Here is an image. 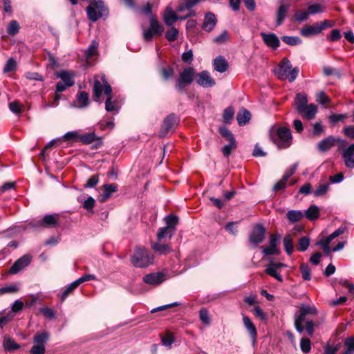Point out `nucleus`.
Returning <instances> with one entry per match:
<instances>
[{
    "label": "nucleus",
    "instance_id": "1",
    "mask_svg": "<svg viewBox=\"0 0 354 354\" xmlns=\"http://www.w3.org/2000/svg\"><path fill=\"white\" fill-rule=\"evenodd\" d=\"M317 310L315 306L301 304L299 310L294 315V325L296 330L302 333L306 331L310 336L313 337L315 332V324L312 319H309L308 315H315Z\"/></svg>",
    "mask_w": 354,
    "mask_h": 354
},
{
    "label": "nucleus",
    "instance_id": "2",
    "mask_svg": "<svg viewBox=\"0 0 354 354\" xmlns=\"http://www.w3.org/2000/svg\"><path fill=\"white\" fill-rule=\"evenodd\" d=\"M95 101H99L102 93L107 96L105 103V109L107 111H118L117 105L111 100L112 88L106 80L105 75H95L93 88Z\"/></svg>",
    "mask_w": 354,
    "mask_h": 354
},
{
    "label": "nucleus",
    "instance_id": "3",
    "mask_svg": "<svg viewBox=\"0 0 354 354\" xmlns=\"http://www.w3.org/2000/svg\"><path fill=\"white\" fill-rule=\"evenodd\" d=\"M295 109L297 112L307 120H313L317 113V106L314 104H308L307 95L299 93L295 97Z\"/></svg>",
    "mask_w": 354,
    "mask_h": 354
},
{
    "label": "nucleus",
    "instance_id": "4",
    "mask_svg": "<svg viewBox=\"0 0 354 354\" xmlns=\"http://www.w3.org/2000/svg\"><path fill=\"white\" fill-rule=\"evenodd\" d=\"M272 142L279 149H286L292 145V137L289 129L278 127L270 133Z\"/></svg>",
    "mask_w": 354,
    "mask_h": 354
},
{
    "label": "nucleus",
    "instance_id": "5",
    "mask_svg": "<svg viewBox=\"0 0 354 354\" xmlns=\"http://www.w3.org/2000/svg\"><path fill=\"white\" fill-rule=\"evenodd\" d=\"M153 254L147 249L138 247L131 257V262L135 267L142 268L153 264Z\"/></svg>",
    "mask_w": 354,
    "mask_h": 354
},
{
    "label": "nucleus",
    "instance_id": "6",
    "mask_svg": "<svg viewBox=\"0 0 354 354\" xmlns=\"http://www.w3.org/2000/svg\"><path fill=\"white\" fill-rule=\"evenodd\" d=\"M88 18L95 22L101 17H107L109 10L102 0H96L92 2L86 9Z\"/></svg>",
    "mask_w": 354,
    "mask_h": 354
},
{
    "label": "nucleus",
    "instance_id": "7",
    "mask_svg": "<svg viewBox=\"0 0 354 354\" xmlns=\"http://www.w3.org/2000/svg\"><path fill=\"white\" fill-rule=\"evenodd\" d=\"M338 150L342 151V156L344 159L345 166L348 169L354 168V144L347 146V142L344 140H339Z\"/></svg>",
    "mask_w": 354,
    "mask_h": 354
},
{
    "label": "nucleus",
    "instance_id": "8",
    "mask_svg": "<svg viewBox=\"0 0 354 354\" xmlns=\"http://www.w3.org/2000/svg\"><path fill=\"white\" fill-rule=\"evenodd\" d=\"M195 71L192 67H186L179 74L176 84V88L180 91H183L185 86L190 85L194 81Z\"/></svg>",
    "mask_w": 354,
    "mask_h": 354
},
{
    "label": "nucleus",
    "instance_id": "9",
    "mask_svg": "<svg viewBox=\"0 0 354 354\" xmlns=\"http://www.w3.org/2000/svg\"><path fill=\"white\" fill-rule=\"evenodd\" d=\"M163 30L162 26L158 23L155 17L152 16L150 19L149 28L143 30V38L146 41H149L154 36L161 35Z\"/></svg>",
    "mask_w": 354,
    "mask_h": 354
},
{
    "label": "nucleus",
    "instance_id": "10",
    "mask_svg": "<svg viewBox=\"0 0 354 354\" xmlns=\"http://www.w3.org/2000/svg\"><path fill=\"white\" fill-rule=\"evenodd\" d=\"M59 215L58 214H46L41 220L35 222L33 227H55L59 223Z\"/></svg>",
    "mask_w": 354,
    "mask_h": 354
},
{
    "label": "nucleus",
    "instance_id": "11",
    "mask_svg": "<svg viewBox=\"0 0 354 354\" xmlns=\"http://www.w3.org/2000/svg\"><path fill=\"white\" fill-rule=\"evenodd\" d=\"M292 68V64L289 59L283 58L280 62L274 73L277 77L281 80H287L288 74Z\"/></svg>",
    "mask_w": 354,
    "mask_h": 354
},
{
    "label": "nucleus",
    "instance_id": "12",
    "mask_svg": "<svg viewBox=\"0 0 354 354\" xmlns=\"http://www.w3.org/2000/svg\"><path fill=\"white\" fill-rule=\"evenodd\" d=\"M167 279L166 275L162 272H153L143 277V281L149 285L158 286Z\"/></svg>",
    "mask_w": 354,
    "mask_h": 354
},
{
    "label": "nucleus",
    "instance_id": "13",
    "mask_svg": "<svg viewBox=\"0 0 354 354\" xmlns=\"http://www.w3.org/2000/svg\"><path fill=\"white\" fill-rule=\"evenodd\" d=\"M266 230L261 224L256 225L250 235V241L252 243L258 244L261 243L265 238Z\"/></svg>",
    "mask_w": 354,
    "mask_h": 354
},
{
    "label": "nucleus",
    "instance_id": "14",
    "mask_svg": "<svg viewBox=\"0 0 354 354\" xmlns=\"http://www.w3.org/2000/svg\"><path fill=\"white\" fill-rule=\"evenodd\" d=\"M196 81L198 84L203 87H211L215 85L214 80L211 77L209 73L203 71L196 75Z\"/></svg>",
    "mask_w": 354,
    "mask_h": 354
},
{
    "label": "nucleus",
    "instance_id": "15",
    "mask_svg": "<svg viewBox=\"0 0 354 354\" xmlns=\"http://www.w3.org/2000/svg\"><path fill=\"white\" fill-rule=\"evenodd\" d=\"M176 124L177 118L176 115L174 114L168 115L163 121L160 131V136L161 137H165Z\"/></svg>",
    "mask_w": 354,
    "mask_h": 354
},
{
    "label": "nucleus",
    "instance_id": "16",
    "mask_svg": "<svg viewBox=\"0 0 354 354\" xmlns=\"http://www.w3.org/2000/svg\"><path fill=\"white\" fill-rule=\"evenodd\" d=\"M242 319L243 326L247 330L248 333H249L252 344H254L257 337V331L256 326H254L251 319L245 314H242Z\"/></svg>",
    "mask_w": 354,
    "mask_h": 354
},
{
    "label": "nucleus",
    "instance_id": "17",
    "mask_svg": "<svg viewBox=\"0 0 354 354\" xmlns=\"http://www.w3.org/2000/svg\"><path fill=\"white\" fill-rule=\"evenodd\" d=\"M31 262V257L29 255H24L18 260L10 268V272L12 274H17L26 266H28Z\"/></svg>",
    "mask_w": 354,
    "mask_h": 354
},
{
    "label": "nucleus",
    "instance_id": "18",
    "mask_svg": "<svg viewBox=\"0 0 354 354\" xmlns=\"http://www.w3.org/2000/svg\"><path fill=\"white\" fill-rule=\"evenodd\" d=\"M339 140L341 139L339 138L328 136L317 143V149L321 152H325L334 146L335 142H337L338 145L339 144Z\"/></svg>",
    "mask_w": 354,
    "mask_h": 354
},
{
    "label": "nucleus",
    "instance_id": "19",
    "mask_svg": "<svg viewBox=\"0 0 354 354\" xmlns=\"http://www.w3.org/2000/svg\"><path fill=\"white\" fill-rule=\"evenodd\" d=\"M261 36L267 46L273 49H276L279 46V39L274 33L261 32Z\"/></svg>",
    "mask_w": 354,
    "mask_h": 354
},
{
    "label": "nucleus",
    "instance_id": "20",
    "mask_svg": "<svg viewBox=\"0 0 354 354\" xmlns=\"http://www.w3.org/2000/svg\"><path fill=\"white\" fill-rule=\"evenodd\" d=\"M324 28V26L323 24L318 23L314 26H306L301 29V34L304 37L317 35L322 32Z\"/></svg>",
    "mask_w": 354,
    "mask_h": 354
},
{
    "label": "nucleus",
    "instance_id": "21",
    "mask_svg": "<svg viewBox=\"0 0 354 354\" xmlns=\"http://www.w3.org/2000/svg\"><path fill=\"white\" fill-rule=\"evenodd\" d=\"M89 102L88 94L85 91H80L77 94L73 106L79 109H83L88 106Z\"/></svg>",
    "mask_w": 354,
    "mask_h": 354
},
{
    "label": "nucleus",
    "instance_id": "22",
    "mask_svg": "<svg viewBox=\"0 0 354 354\" xmlns=\"http://www.w3.org/2000/svg\"><path fill=\"white\" fill-rule=\"evenodd\" d=\"M216 22L217 20L215 15L212 12H207L205 16L202 28L206 32H210L215 27Z\"/></svg>",
    "mask_w": 354,
    "mask_h": 354
},
{
    "label": "nucleus",
    "instance_id": "23",
    "mask_svg": "<svg viewBox=\"0 0 354 354\" xmlns=\"http://www.w3.org/2000/svg\"><path fill=\"white\" fill-rule=\"evenodd\" d=\"M117 189V186L113 184H106L103 185V191L99 197V201L100 203L106 202Z\"/></svg>",
    "mask_w": 354,
    "mask_h": 354
},
{
    "label": "nucleus",
    "instance_id": "24",
    "mask_svg": "<svg viewBox=\"0 0 354 354\" xmlns=\"http://www.w3.org/2000/svg\"><path fill=\"white\" fill-rule=\"evenodd\" d=\"M49 337L50 334L47 331L44 330L42 332L37 333L33 337V345L46 346V344H47Z\"/></svg>",
    "mask_w": 354,
    "mask_h": 354
},
{
    "label": "nucleus",
    "instance_id": "25",
    "mask_svg": "<svg viewBox=\"0 0 354 354\" xmlns=\"http://www.w3.org/2000/svg\"><path fill=\"white\" fill-rule=\"evenodd\" d=\"M56 77L62 79V82L66 84V86H73L74 84L75 73L72 71H61L57 73Z\"/></svg>",
    "mask_w": 354,
    "mask_h": 354
},
{
    "label": "nucleus",
    "instance_id": "26",
    "mask_svg": "<svg viewBox=\"0 0 354 354\" xmlns=\"http://www.w3.org/2000/svg\"><path fill=\"white\" fill-rule=\"evenodd\" d=\"M163 19L165 23L168 26H172L174 23L178 19V16L176 14V12L172 10L171 8L168 7L166 8Z\"/></svg>",
    "mask_w": 354,
    "mask_h": 354
},
{
    "label": "nucleus",
    "instance_id": "27",
    "mask_svg": "<svg viewBox=\"0 0 354 354\" xmlns=\"http://www.w3.org/2000/svg\"><path fill=\"white\" fill-rule=\"evenodd\" d=\"M213 65L214 70L219 73H223L226 71L228 67L227 62L222 56H219L215 58Z\"/></svg>",
    "mask_w": 354,
    "mask_h": 354
},
{
    "label": "nucleus",
    "instance_id": "28",
    "mask_svg": "<svg viewBox=\"0 0 354 354\" xmlns=\"http://www.w3.org/2000/svg\"><path fill=\"white\" fill-rule=\"evenodd\" d=\"M304 216L310 221H314L319 216V209L317 206L312 205L305 211Z\"/></svg>",
    "mask_w": 354,
    "mask_h": 354
},
{
    "label": "nucleus",
    "instance_id": "29",
    "mask_svg": "<svg viewBox=\"0 0 354 354\" xmlns=\"http://www.w3.org/2000/svg\"><path fill=\"white\" fill-rule=\"evenodd\" d=\"M77 201L83 204V207L85 209L93 212L95 201L92 196H88L85 198L84 196H80L77 198Z\"/></svg>",
    "mask_w": 354,
    "mask_h": 354
},
{
    "label": "nucleus",
    "instance_id": "30",
    "mask_svg": "<svg viewBox=\"0 0 354 354\" xmlns=\"http://www.w3.org/2000/svg\"><path fill=\"white\" fill-rule=\"evenodd\" d=\"M251 118V114L249 111L242 109L240 110L236 116L238 124L240 126L246 124Z\"/></svg>",
    "mask_w": 354,
    "mask_h": 354
},
{
    "label": "nucleus",
    "instance_id": "31",
    "mask_svg": "<svg viewBox=\"0 0 354 354\" xmlns=\"http://www.w3.org/2000/svg\"><path fill=\"white\" fill-rule=\"evenodd\" d=\"M278 271L279 269L276 268V266L274 265V263H269L267 266L266 269L265 270L266 274L274 277L277 281L281 282L283 281V277Z\"/></svg>",
    "mask_w": 354,
    "mask_h": 354
},
{
    "label": "nucleus",
    "instance_id": "32",
    "mask_svg": "<svg viewBox=\"0 0 354 354\" xmlns=\"http://www.w3.org/2000/svg\"><path fill=\"white\" fill-rule=\"evenodd\" d=\"M3 347L6 351L11 352L19 349L20 348V345L17 344L13 339L6 337L3 341Z\"/></svg>",
    "mask_w": 354,
    "mask_h": 354
},
{
    "label": "nucleus",
    "instance_id": "33",
    "mask_svg": "<svg viewBox=\"0 0 354 354\" xmlns=\"http://www.w3.org/2000/svg\"><path fill=\"white\" fill-rule=\"evenodd\" d=\"M286 217L290 223L299 221L304 217V213L301 210H289L286 214Z\"/></svg>",
    "mask_w": 354,
    "mask_h": 354
},
{
    "label": "nucleus",
    "instance_id": "34",
    "mask_svg": "<svg viewBox=\"0 0 354 354\" xmlns=\"http://www.w3.org/2000/svg\"><path fill=\"white\" fill-rule=\"evenodd\" d=\"M176 229H170L168 227H163L158 229L157 233V237L158 240H162L163 239H171L173 236Z\"/></svg>",
    "mask_w": 354,
    "mask_h": 354
},
{
    "label": "nucleus",
    "instance_id": "35",
    "mask_svg": "<svg viewBox=\"0 0 354 354\" xmlns=\"http://www.w3.org/2000/svg\"><path fill=\"white\" fill-rule=\"evenodd\" d=\"M151 248L160 254H167L171 251V248L169 245L160 243H153Z\"/></svg>",
    "mask_w": 354,
    "mask_h": 354
},
{
    "label": "nucleus",
    "instance_id": "36",
    "mask_svg": "<svg viewBox=\"0 0 354 354\" xmlns=\"http://www.w3.org/2000/svg\"><path fill=\"white\" fill-rule=\"evenodd\" d=\"M78 287V285L77 283L74 281L73 282L71 283L68 286H66L60 295V299L62 301H64L68 295L72 294L73 291Z\"/></svg>",
    "mask_w": 354,
    "mask_h": 354
},
{
    "label": "nucleus",
    "instance_id": "37",
    "mask_svg": "<svg viewBox=\"0 0 354 354\" xmlns=\"http://www.w3.org/2000/svg\"><path fill=\"white\" fill-rule=\"evenodd\" d=\"M288 8V5H282L279 8L277 14V26H279L282 24L283 20L286 17Z\"/></svg>",
    "mask_w": 354,
    "mask_h": 354
},
{
    "label": "nucleus",
    "instance_id": "38",
    "mask_svg": "<svg viewBox=\"0 0 354 354\" xmlns=\"http://www.w3.org/2000/svg\"><path fill=\"white\" fill-rule=\"evenodd\" d=\"M229 144L222 148V152L225 157H228L232 151L236 149L237 144L235 139L228 140Z\"/></svg>",
    "mask_w": 354,
    "mask_h": 354
},
{
    "label": "nucleus",
    "instance_id": "39",
    "mask_svg": "<svg viewBox=\"0 0 354 354\" xmlns=\"http://www.w3.org/2000/svg\"><path fill=\"white\" fill-rule=\"evenodd\" d=\"M282 41L288 45L296 46L301 44V39L296 36H283L281 37Z\"/></svg>",
    "mask_w": 354,
    "mask_h": 354
},
{
    "label": "nucleus",
    "instance_id": "40",
    "mask_svg": "<svg viewBox=\"0 0 354 354\" xmlns=\"http://www.w3.org/2000/svg\"><path fill=\"white\" fill-rule=\"evenodd\" d=\"M96 140L97 137L93 132L85 134L80 133V141H81L84 144H90Z\"/></svg>",
    "mask_w": 354,
    "mask_h": 354
},
{
    "label": "nucleus",
    "instance_id": "41",
    "mask_svg": "<svg viewBox=\"0 0 354 354\" xmlns=\"http://www.w3.org/2000/svg\"><path fill=\"white\" fill-rule=\"evenodd\" d=\"M283 245L286 252L290 255L294 250L293 241L290 235H287L283 239Z\"/></svg>",
    "mask_w": 354,
    "mask_h": 354
},
{
    "label": "nucleus",
    "instance_id": "42",
    "mask_svg": "<svg viewBox=\"0 0 354 354\" xmlns=\"http://www.w3.org/2000/svg\"><path fill=\"white\" fill-rule=\"evenodd\" d=\"M310 245V238L308 236H303L299 239L297 244V250L300 252H305Z\"/></svg>",
    "mask_w": 354,
    "mask_h": 354
},
{
    "label": "nucleus",
    "instance_id": "43",
    "mask_svg": "<svg viewBox=\"0 0 354 354\" xmlns=\"http://www.w3.org/2000/svg\"><path fill=\"white\" fill-rule=\"evenodd\" d=\"M302 277L304 280L309 281L311 279V270L308 265L302 263L300 266Z\"/></svg>",
    "mask_w": 354,
    "mask_h": 354
},
{
    "label": "nucleus",
    "instance_id": "44",
    "mask_svg": "<svg viewBox=\"0 0 354 354\" xmlns=\"http://www.w3.org/2000/svg\"><path fill=\"white\" fill-rule=\"evenodd\" d=\"M19 23L15 20H12L8 27L7 32L9 35H15L19 32Z\"/></svg>",
    "mask_w": 354,
    "mask_h": 354
},
{
    "label": "nucleus",
    "instance_id": "45",
    "mask_svg": "<svg viewBox=\"0 0 354 354\" xmlns=\"http://www.w3.org/2000/svg\"><path fill=\"white\" fill-rule=\"evenodd\" d=\"M346 350L342 354H353L354 353V338L349 337L344 342Z\"/></svg>",
    "mask_w": 354,
    "mask_h": 354
},
{
    "label": "nucleus",
    "instance_id": "46",
    "mask_svg": "<svg viewBox=\"0 0 354 354\" xmlns=\"http://www.w3.org/2000/svg\"><path fill=\"white\" fill-rule=\"evenodd\" d=\"M329 189V184L326 183L324 185H320L317 187V188L314 192V196L316 197H319L323 195H325Z\"/></svg>",
    "mask_w": 354,
    "mask_h": 354
},
{
    "label": "nucleus",
    "instance_id": "47",
    "mask_svg": "<svg viewBox=\"0 0 354 354\" xmlns=\"http://www.w3.org/2000/svg\"><path fill=\"white\" fill-rule=\"evenodd\" d=\"M98 47V43L93 40L88 48L86 50L85 53L87 57H91L95 55Z\"/></svg>",
    "mask_w": 354,
    "mask_h": 354
},
{
    "label": "nucleus",
    "instance_id": "48",
    "mask_svg": "<svg viewBox=\"0 0 354 354\" xmlns=\"http://www.w3.org/2000/svg\"><path fill=\"white\" fill-rule=\"evenodd\" d=\"M234 111L233 107L229 106L226 108L223 114V121L226 123L229 122L234 117Z\"/></svg>",
    "mask_w": 354,
    "mask_h": 354
},
{
    "label": "nucleus",
    "instance_id": "49",
    "mask_svg": "<svg viewBox=\"0 0 354 354\" xmlns=\"http://www.w3.org/2000/svg\"><path fill=\"white\" fill-rule=\"evenodd\" d=\"M165 221L167 224L166 227L170 229H176V225L178 223V218L176 216L169 215L165 217Z\"/></svg>",
    "mask_w": 354,
    "mask_h": 354
},
{
    "label": "nucleus",
    "instance_id": "50",
    "mask_svg": "<svg viewBox=\"0 0 354 354\" xmlns=\"http://www.w3.org/2000/svg\"><path fill=\"white\" fill-rule=\"evenodd\" d=\"M310 15H315L317 13H322L324 11V6L315 3L310 5L308 8Z\"/></svg>",
    "mask_w": 354,
    "mask_h": 354
},
{
    "label": "nucleus",
    "instance_id": "51",
    "mask_svg": "<svg viewBox=\"0 0 354 354\" xmlns=\"http://www.w3.org/2000/svg\"><path fill=\"white\" fill-rule=\"evenodd\" d=\"M199 317L201 322L207 325L210 324L209 312L206 308H201L199 311Z\"/></svg>",
    "mask_w": 354,
    "mask_h": 354
},
{
    "label": "nucleus",
    "instance_id": "52",
    "mask_svg": "<svg viewBox=\"0 0 354 354\" xmlns=\"http://www.w3.org/2000/svg\"><path fill=\"white\" fill-rule=\"evenodd\" d=\"M62 139L64 140L77 141L80 140V133L75 131H68L63 136Z\"/></svg>",
    "mask_w": 354,
    "mask_h": 354
},
{
    "label": "nucleus",
    "instance_id": "53",
    "mask_svg": "<svg viewBox=\"0 0 354 354\" xmlns=\"http://www.w3.org/2000/svg\"><path fill=\"white\" fill-rule=\"evenodd\" d=\"M19 290L18 286L17 284H10L8 286L3 287L0 288V295H3L5 293H15L17 292Z\"/></svg>",
    "mask_w": 354,
    "mask_h": 354
},
{
    "label": "nucleus",
    "instance_id": "54",
    "mask_svg": "<svg viewBox=\"0 0 354 354\" xmlns=\"http://www.w3.org/2000/svg\"><path fill=\"white\" fill-rule=\"evenodd\" d=\"M39 310L47 319H51L55 317V311L52 308L44 307L41 308Z\"/></svg>",
    "mask_w": 354,
    "mask_h": 354
},
{
    "label": "nucleus",
    "instance_id": "55",
    "mask_svg": "<svg viewBox=\"0 0 354 354\" xmlns=\"http://www.w3.org/2000/svg\"><path fill=\"white\" fill-rule=\"evenodd\" d=\"M218 131L227 140L235 139L231 131L225 127H220Z\"/></svg>",
    "mask_w": 354,
    "mask_h": 354
},
{
    "label": "nucleus",
    "instance_id": "56",
    "mask_svg": "<svg viewBox=\"0 0 354 354\" xmlns=\"http://www.w3.org/2000/svg\"><path fill=\"white\" fill-rule=\"evenodd\" d=\"M300 347L304 353H308L311 349V343L309 339L302 338L300 342Z\"/></svg>",
    "mask_w": 354,
    "mask_h": 354
},
{
    "label": "nucleus",
    "instance_id": "57",
    "mask_svg": "<svg viewBox=\"0 0 354 354\" xmlns=\"http://www.w3.org/2000/svg\"><path fill=\"white\" fill-rule=\"evenodd\" d=\"M16 67H17L16 62L12 58H10L7 61V62L3 68V72L9 73V72L13 71L15 70Z\"/></svg>",
    "mask_w": 354,
    "mask_h": 354
},
{
    "label": "nucleus",
    "instance_id": "58",
    "mask_svg": "<svg viewBox=\"0 0 354 354\" xmlns=\"http://www.w3.org/2000/svg\"><path fill=\"white\" fill-rule=\"evenodd\" d=\"M178 31L175 28H171L165 33V37L170 41H175L177 39Z\"/></svg>",
    "mask_w": 354,
    "mask_h": 354
},
{
    "label": "nucleus",
    "instance_id": "59",
    "mask_svg": "<svg viewBox=\"0 0 354 354\" xmlns=\"http://www.w3.org/2000/svg\"><path fill=\"white\" fill-rule=\"evenodd\" d=\"M316 101L321 104H326L330 100L324 91H320L316 95Z\"/></svg>",
    "mask_w": 354,
    "mask_h": 354
},
{
    "label": "nucleus",
    "instance_id": "60",
    "mask_svg": "<svg viewBox=\"0 0 354 354\" xmlns=\"http://www.w3.org/2000/svg\"><path fill=\"white\" fill-rule=\"evenodd\" d=\"M9 109L14 113H19L23 109V105L15 101L9 104Z\"/></svg>",
    "mask_w": 354,
    "mask_h": 354
},
{
    "label": "nucleus",
    "instance_id": "61",
    "mask_svg": "<svg viewBox=\"0 0 354 354\" xmlns=\"http://www.w3.org/2000/svg\"><path fill=\"white\" fill-rule=\"evenodd\" d=\"M288 179L283 176L282 178L274 185L273 189L274 191L283 189L286 187Z\"/></svg>",
    "mask_w": 354,
    "mask_h": 354
},
{
    "label": "nucleus",
    "instance_id": "62",
    "mask_svg": "<svg viewBox=\"0 0 354 354\" xmlns=\"http://www.w3.org/2000/svg\"><path fill=\"white\" fill-rule=\"evenodd\" d=\"M310 13L309 11L300 10L295 13V18L297 21H303L308 19Z\"/></svg>",
    "mask_w": 354,
    "mask_h": 354
},
{
    "label": "nucleus",
    "instance_id": "63",
    "mask_svg": "<svg viewBox=\"0 0 354 354\" xmlns=\"http://www.w3.org/2000/svg\"><path fill=\"white\" fill-rule=\"evenodd\" d=\"M162 75L165 80L174 75V69L171 66L164 67L161 69Z\"/></svg>",
    "mask_w": 354,
    "mask_h": 354
},
{
    "label": "nucleus",
    "instance_id": "64",
    "mask_svg": "<svg viewBox=\"0 0 354 354\" xmlns=\"http://www.w3.org/2000/svg\"><path fill=\"white\" fill-rule=\"evenodd\" d=\"M174 339L171 333H167L166 336L162 337V345L170 348L174 343Z\"/></svg>",
    "mask_w": 354,
    "mask_h": 354
}]
</instances>
